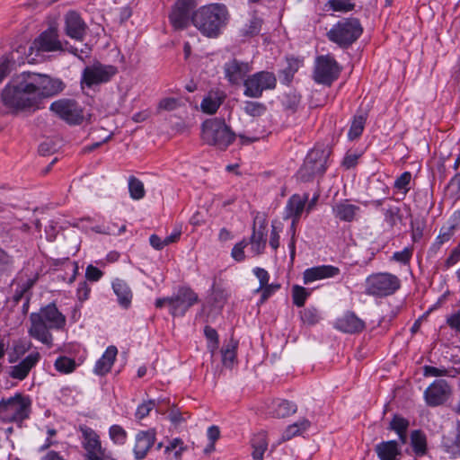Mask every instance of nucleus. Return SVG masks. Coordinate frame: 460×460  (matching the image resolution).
<instances>
[{
    "label": "nucleus",
    "mask_w": 460,
    "mask_h": 460,
    "mask_svg": "<svg viewBox=\"0 0 460 460\" xmlns=\"http://www.w3.org/2000/svg\"><path fill=\"white\" fill-rule=\"evenodd\" d=\"M362 31H328V39L341 48H348L359 38Z\"/></svg>",
    "instance_id": "obj_28"
},
{
    "label": "nucleus",
    "mask_w": 460,
    "mask_h": 460,
    "mask_svg": "<svg viewBox=\"0 0 460 460\" xmlns=\"http://www.w3.org/2000/svg\"><path fill=\"white\" fill-rule=\"evenodd\" d=\"M40 355L39 352H32L26 356L18 364L11 366L9 376L17 380H24L31 370L39 363Z\"/></svg>",
    "instance_id": "obj_21"
},
{
    "label": "nucleus",
    "mask_w": 460,
    "mask_h": 460,
    "mask_svg": "<svg viewBox=\"0 0 460 460\" xmlns=\"http://www.w3.org/2000/svg\"><path fill=\"white\" fill-rule=\"evenodd\" d=\"M411 173L410 172H404L395 179L394 188L405 196L411 189Z\"/></svg>",
    "instance_id": "obj_44"
},
{
    "label": "nucleus",
    "mask_w": 460,
    "mask_h": 460,
    "mask_svg": "<svg viewBox=\"0 0 460 460\" xmlns=\"http://www.w3.org/2000/svg\"><path fill=\"white\" fill-rule=\"evenodd\" d=\"M308 199V194H304L303 196L294 194L288 200L286 206V217L293 218V226L299 220Z\"/></svg>",
    "instance_id": "obj_25"
},
{
    "label": "nucleus",
    "mask_w": 460,
    "mask_h": 460,
    "mask_svg": "<svg viewBox=\"0 0 460 460\" xmlns=\"http://www.w3.org/2000/svg\"><path fill=\"white\" fill-rule=\"evenodd\" d=\"M253 274L259 279L260 285L259 288L255 290L256 293L261 292V289L269 283L270 274L268 271L262 268L256 267L253 269Z\"/></svg>",
    "instance_id": "obj_58"
},
{
    "label": "nucleus",
    "mask_w": 460,
    "mask_h": 460,
    "mask_svg": "<svg viewBox=\"0 0 460 460\" xmlns=\"http://www.w3.org/2000/svg\"><path fill=\"white\" fill-rule=\"evenodd\" d=\"M78 430L82 435V447L84 460H116L111 452L102 447L100 436L87 425H80Z\"/></svg>",
    "instance_id": "obj_8"
},
{
    "label": "nucleus",
    "mask_w": 460,
    "mask_h": 460,
    "mask_svg": "<svg viewBox=\"0 0 460 460\" xmlns=\"http://www.w3.org/2000/svg\"><path fill=\"white\" fill-rule=\"evenodd\" d=\"M54 367L61 374H70L75 370L76 363L73 358L60 356L56 359Z\"/></svg>",
    "instance_id": "obj_40"
},
{
    "label": "nucleus",
    "mask_w": 460,
    "mask_h": 460,
    "mask_svg": "<svg viewBox=\"0 0 460 460\" xmlns=\"http://www.w3.org/2000/svg\"><path fill=\"white\" fill-rule=\"evenodd\" d=\"M360 213V208L349 203V199L341 200L332 207L334 217L343 222H352Z\"/></svg>",
    "instance_id": "obj_23"
},
{
    "label": "nucleus",
    "mask_w": 460,
    "mask_h": 460,
    "mask_svg": "<svg viewBox=\"0 0 460 460\" xmlns=\"http://www.w3.org/2000/svg\"><path fill=\"white\" fill-rule=\"evenodd\" d=\"M13 259L4 250L0 248V272L9 271L13 269Z\"/></svg>",
    "instance_id": "obj_56"
},
{
    "label": "nucleus",
    "mask_w": 460,
    "mask_h": 460,
    "mask_svg": "<svg viewBox=\"0 0 460 460\" xmlns=\"http://www.w3.org/2000/svg\"><path fill=\"white\" fill-rule=\"evenodd\" d=\"M367 116L366 113L356 114L353 117L348 132L349 139L354 140L362 135L367 122Z\"/></svg>",
    "instance_id": "obj_36"
},
{
    "label": "nucleus",
    "mask_w": 460,
    "mask_h": 460,
    "mask_svg": "<svg viewBox=\"0 0 460 460\" xmlns=\"http://www.w3.org/2000/svg\"><path fill=\"white\" fill-rule=\"evenodd\" d=\"M155 407V401L149 400L139 404L136 410L135 417L137 420H142L149 415L150 411Z\"/></svg>",
    "instance_id": "obj_52"
},
{
    "label": "nucleus",
    "mask_w": 460,
    "mask_h": 460,
    "mask_svg": "<svg viewBox=\"0 0 460 460\" xmlns=\"http://www.w3.org/2000/svg\"><path fill=\"white\" fill-rule=\"evenodd\" d=\"M243 111L247 115L260 117L266 111V106L261 102L247 101L244 102Z\"/></svg>",
    "instance_id": "obj_46"
},
{
    "label": "nucleus",
    "mask_w": 460,
    "mask_h": 460,
    "mask_svg": "<svg viewBox=\"0 0 460 460\" xmlns=\"http://www.w3.org/2000/svg\"><path fill=\"white\" fill-rule=\"evenodd\" d=\"M27 80L23 73L14 76L2 92L4 105L13 112L31 111L40 109L32 89L26 87Z\"/></svg>",
    "instance_id": "obj_2"
},
{
    "label": "nucleus",
    "mask_w": 460,
    "mask_h": 460,
    "mask_svg": "<svg viewBox=\"0 0 460 460\" xmlns=\"http://www.w3.org/2000/svg\"><path fill=\"white\" fill-rule=\"evenodd\" d=\"M423 375L425 376H450L449 371L445 367H436L432 366L423 367Z\"/></svg>",
    "instance_id": "obj_62"
},
{
    "label": "nucleus",
    "mask_w": 460,
    "mask_h": 460,
    "mask_svg": "<svg viewBox=\"0 0 460 460\" xmlns=\"http://www.w3.org/2000/svg\"><path fill=\"white\" fill-rule=\"evenodd\" d=\"M280 288L279 284H269L265 285L261 289V296L260 299V303L263 304L270 296H271L275 292H277Z\"/></svg>",
    "instance_id": "obj_63"
},
{
    "label": "nucleus",
    "mask_w": 460,
    "mask_h": 460,
    "mask_svg": "<svg viewBox=\"0 0 460 460\" xmlns=\"http://www.w3.org/2000/svg\"><path fill=\"white\" fill-rule=\"evenodd\" d=\"M297 411L295 402L284 399H276L271 402L270 414L276 418H287Z\"/></svg>",
    "instance_id": "obj_29"
},
{
    "label": "nucleus",
    "mask_w": 460,
    "mask_h": 460,
    "mask_svg": "<svg viewBox=\"0 0 460 460\" xmlns=\"http://www.w3.org/2000/svg\"><path fill=\"white\" fill-rule=\"evenodd\" d=\"M228 20L226 6L212 4L195 11L191 16V24L197 29H220L226 26Z\"/></svg>",
    "instance_id": "obj_5"
},
{
    "label": "nucleus",
    "mask_w": 460,
    "mask_h": 460,
    "mask_svg": "<svg viewBox=\"0 0 460 460\" xmlns=\"http://www.w3.org/2000/svg\"><path fill=\"white\" fill-rule=\"evenodd\" d=\"M341 73V66L331 55L318 56L314 61L313 78L315 83L331 85Z\"/></svg>",
    "instance_id": "obj_10"
},
{
    "label": "nucleus",
    "mask_w": 460,
    "mask_h": 460,
    "mask_svg": "<svg viewBox=\"0 0 460 460\" xmlns=\"http://www.w3.org/2000/svg\"><path fill=\"white\" fill-rule=\"evenodd\" d=\"M213 294H212V299L214 304L219 306H223V305L227 301L228 298V293L227 291L220 287H215L213 285Z\"/></svg>",
    "instance_id": "obj_54"
},
{
    "label": "nucleus",
    "mask_w": 460,
    "mask_h": 460,
    "mask_svg": "<svg viewBox=\"0 0 460 460\" xmlns=\"http://www.w3.org/2000/svg\"><path fill=\"white\" fill-rule=\"evenodd\" d=\"M30 322L29 335L51 348L53 346V335L50 330H63L66 323V318L54 303H50L41 307L38 313H31Z\"/></svg>",
    "instance_id": "obj_1"
},
{
    "label": "nucleus",
    "mask_w": 460,
    "mask_h": 460,
    "mask_svg": "<svg viewBox=\"0 0 460 460\" xmlns=\"http://www.w3.org/2000/svg\"><path fill=\"white\" fill-rule=\"evenodd\" d=\"M442 447L452 457H460V420L456 423V436L454 438L443 437Z\"/></svg>",
    "instance_id": "obj_31"
},
{
    "label": "nucleus",
    "mask_w": 460,
    "mask_h": 460,
    "mask_svg": "<svg viewBox=\"0 0 460 460\" xmlns=\"http://www.w3.org/2000/svg\"><path fill=\"white\" fill-rule=\"evenodd\" d=\"M301 95L295 91H290L284 95L283 105L286 110L296 111L300 104Z\"/></svg>",
    "instance_id": "obj_45"
},
{
    "label": "nucleus",
    "mask_w": 460,
    "mask_h": 460,
    "mask_svg": "<svg viewBox=\"0 0 460 460\" xmlns=\"http://www.w3.org/2000/svg\"><path fill=\"white\" fill-rule=\"evenodd\" d=\"M235 134L226 125L225 119L213 118L206 119L201 125V138L220 150H226L235 139Z\"/></svg>",
    "instance_id": "obj_3"
},
{
    "label": "nucleus",
    "mask_w": 460,
    "mask_h": 460,
    "mask_svg": "<svg viewBox=\"0 0 460 460\" xmlns=\"http://www.w3.org/2000/svg\"><path fill=\"white\" fill-rule=\"evenodd\" d=\"M385 220L390 226H394L402 218L401 209L398 207L392 206L385 209Z\"/></svg>",
    "instance_id": "obj_48"
},
{
    "label": "nucleus",
    "mask_w": 460,
    "mask_h": 460,
    "mask_svg": "<svg viewBox=\"0 0 460 460\" xmlns=\"http://www.w3.org/2000/svg\"><path fill=\"white\" fill-rule=\"evenodd\" d=\"M379 460H399L402 448L397 440L382 441L374 448Z\"/></svg>",
    "instance_id": "obj_24"
},
{
    "label": "nucleus",
    "mask_w": 460,
    "mask_h": 460,
    "mask_svg": "<svg viewBox=\"0 0 460 460\" xmlns=\"http://www.w3.org/2000/svg\"><path fill=\"white\" fill-rule=\"evenodd\" d=\"M334 327L342 332L352 334L361 332L366 328V323L355 313L348 311L336 319Z\"/></svg>",
    "instance_id": "obj_20"
},
{
    "label": "nucleus",
    "mask_w": 460,
    "mask_h": 460,
    "mask_svg": "<svg viewBox=\"0 0 460 460\" xmlns=\"http://www.w3.org/2000/svg\"><path fill=\"white\" fill-rule=\"evenodd\" d=\"M91 292V288L87 284L86 281H82L78 284L77 289H76V296L78 300L81 302H84L89 298V295Z\"/></svg>",
    "instance_id": "obj_64"
},
{
    "label": "nucleus",
    "mask_w": 460,
    "mask_h": 460,
    "mask_svg": "<svg viewBox=\"0 0 460 460\" xmlns=\"http://www.w3.org/2000/svg\"><path fill=\"white\" fill-rule=\"evenodd\" d=\"M311 292L299 285H294L292 288V298L293 303L297 307H302L305 305V300L310 296Z\"/></svg>",
    "instance_id": "obj_43"
},
{
    "label": "nucleus",
    "mask_w": 460,
    "mask_h": 460,
    "mask_svg": "<svg viewBox=\"0 0 460 460\" xmlns=\"http://www.w3.org/2000/svg\"><path fill=\"white\" fill-rule=\"evenodd\" d=\"M117 354L118 349L113 345L109 346L102 357L96 361L93 373L101 376L108 374L116 360Z\"/></svg>",
    "instance_id": "obj_26"
},
{
    "label": "nucleus",
    "mask_w": 460,
    "mask_h": 460,
    "mask_svg": "<svg viewBox=\"0 0 460 460\" xmlns=\"http://www.w3.org/2000/svg\"><path fill=\"white\" fill-rule=\"evenodd\" d=\"M235 358L236 353L234 346H227L225 349L222 350V362L224 366L227 367H232Z\"/></svg>",
    "instance_id": "obj_55"
},
{
    "label": "nucleus",
    "mask_w": 460,
    "mask_h": 460,
    "mask_svg": "<svg viewBox=\"0 0 460 460\" xmlns=\"http://www.w3.org/2000/svg\"><path fill=\"white\" fill-rule=\"evenodd\" d=\"M409 426L410 421L407 419L400 415H394L389 423V429L395 433L404 432L408 430Z\"/></svg>",
    "instance_id": "obj_49"
},
{
    "label": "nucleus",
    "mask_w": 460,
    "mask_h": 460,
    "mask_svg": "<svg viewBox=\"0 0 460 460\" xmlns=\"http://www.w3.org/2000/svg\"><path fill=\"white\" fill-rule=\"evenodd\" d=\"M22 73L27 80L25 86H29L32 89L39 105L41 99L54 96L62 92L65 88V84L60 79L52 78L45 74L31 72Z\"/></svg>",
    "instance_id": "obj_7"
},
{
    "label": "nucleus",
    "mask_w": 460,
    "mask_h": 460,
    "mask_svg": "<svg viewBox=\"0 0 460 460\" xmlns=\"http://www.w3.org/2000/svg\"><path fill=\"white\" fill-rule=\"evenodd\" d=\"M351 0H329L327 5L334 12H349L354 9L355 4Z\"/></svg>",
    "instance_id": "obj_50"
},
{
    "label": "nucleus",
    "mask_w": 460,
    "mask_h": 460,
    "mask_svg": "<svg viewBox=\"0 0 460 460\" xmlns=\"http://www.w3.org/2000/svg\"><path fill=\"white\" fill-rule=\"evenodd\" d=\"M310 427L311 421L306 418H301L286 428L282 433V440L288 441L295 437L302 436Z\"/></svg>",
    "instance_id": "obj_30"
},
{
    "label": "nucleus",
    "mask_w": 460,
    "mask_h": 460,
    "mask_svg": "<svg viewBox=\"0 0 460 460\" xmlns=\"http://www.w3.org/2000/svg\"><path fill=\"white\" fill-rule=\"evenodd\" d=\"M196 7L195 0H177L170 14L174 29H184L191 24L190 12Z\"/></svg>",
    "instance_id": "obj_18"
},
{
    "label": "nucleus",
    "mask_w": 460,
    "mask_h": 460,
    "mask_svg": "<svg viewBox=\"0 0 460 460\" xmlns=\"http://www.w3.org/2000/svg\"><path fill=\"white\" fill-rule=\"evenodd\" d=\"M411 446L414 454L422 456L427 452V437L420 429H414L411 433Z\"/></svg>",
    "instance_id": "obj_32"
},
{
    "label": "nucleus",
    "mask_w": 460,
    "mask_h": 460,
    "mask_svg": "<svg viewBox=\"0 0 460 460\" xmlns=\"http://www.w3.org/2000/svg\"><path fill=\"white\" fill-rule=\"evenodd\" d=\"M224 96L218 93H209L201 102L200 108L203 112L214 114L222 104Z\"/></svg>",
    "instance_id": "obj_33"
},
{
    "label": "nucleus",
    "mask_w": 460,
    "mask_h": 460,
    "mask_svg": "<svg viewBox=\"0 0 460 460\" xmlns=\"http://www.w3.org/2000/svg\"><path fill=\"white\" fill-rule=\"evenodd\" d=\"M329 153L321 148L312 149L297 172L298 178L303 181H310L316 176L323 175L327 168Z\"/></svg>",
    "instance_id": "obj_9"
},
{
    "label": "nucleus",
    "mask_w": 460,
    "mask_h": 460,
    "mask_svg": "<svg viewBox=\"0 0 460 460\" xmlns=\"http://www.w3.org/2000/svg\"><path fill=\"white\" fill-rule=\"evenodd\" d=\"M413 254V247L407 246L403 250L394 252L392 260L403 265L409 264Z\"/></svg>",
    "instance_id": "obj_51"
},
{
    "label": "nucleus",
    "mask_w": 460,
    "mask_h": 460,
    "mask_svg": "<svg viewBox=\"0 0 460 460\" xmlns=\"http://www.w3.org/2000/svg\"><path fill=\"white\" fill-rule=\"evenodd\" d=\"M31 399L20 393L0 401V421L21 424L29 419L31 411Z\"/></svg>",
    "instance_id": "obj_4"
},
{
    "label": "nucleus",
    "mask_w": 460,
    "mask_h": 460,
    "mask_svg": "<svg viewBox=\"0 0 460 460\" xmlns=\"http://www.w3.org/2000/svg\"><path fill=\"white\" fill-rule=\"evenodd\" d=\"M198 301L199 296L196 292L189 287H181L170 296L169 312L173 317H181Z\"/></svg>",
    "instance_id": "obj_13"
},
{
    "label": "nucleus",
    "mask_w": 460,
    "mask_h": 460,
    "mask_svg": "<svg viewBox=\"0 0 460 460\" xmlns=\"http://www.w3.org/2000/svg\"><path fill=\"white\" fill-rule=\"evenodd\" d=\"M187 450V446L183 440L180 438H174L171 439L167 446L164 447V454L173 452L175 459L180 460L182 454Z\"/></svg>",
    "instance_id": "obj_39"
},
{
    "label": "nucleus",
    "mask_w": 460,
    "mask_h": 460,
    "mask_svg": "<svg viewBox=\"0 0 460 460\" xmlns=\"http://www.w3.org/2000/svg\"><path fill=\"white\" fill-rule=\"evenodd\" d=\"M247 244L248 243L245 240H243L233 247L231 256L234 261H243L245 259L244 248Z\"/></svg>",
    "instance_id": "obj_57"
},
{
    "label": "nucleus",
    "mask_w": 460,
    "mask_h": 460,
    "mask_svg": "<svg viewBox=\"0 0 460 460\" xmlns=\"http://www.w3.org/2000/svg\"><path fill=\"white\" fill-rule=\"evenodd\" d=\"M50 111L70 125H79L84 120L83 110L74 100L60 99L50 105Z\"/></svg>",
    "instance_id": "obj_14"
},
{
    "label": "nucleus",
    "mask_w": 460,
    "mask_h": 460,
    "mask_svg": "<svg viewBox=\"0 0 460 460\" xmlns=\"http://www.w3.org/2000/svg\"><path fill=\"white\" fill-rule=\"evenodd\" d=\"M304 60L299 58H287V66L283 69L282 75V82L284 84H289L294 75L298 71V69L303 66Z\"/></svg>",
    "instance_id": "obj_35"
},
{
    "label": "nucleus",
    "mask_w": 460,
    "mask_h": 460,
    "mask_svg": "<svg viewBox=\"0 0 460 460\" xmlns=\"http://www.w3.org/2000/svg\"><path fill=\"white\" fill-rule=\"evenodd\" d=\"M34 47L42 52L66 50L77 56L78 48L70 45L67 41H61L58 31H43L33 43Z\"/></svg>",
    "instance_id": "obj_15"
},
{
    "label": "nucleus",
    "mask_w": 460,
    "mask_h": 460,
    "mask_svg": "<svg viewBox=\"0 0 460 460\" xmlns=\"http://www.w3.org/2000/svg\"><path fill=\"white\" fill-rule=\"evenodd\" d=\"M65 29H85L86 24L82 18L81 14L75 11L70 10L64 15Z\"/></svg>",
    "instance_id": "obj_37"
},
{
    "label": "nucleus",
    "mask_w": 460,
    "mask_h": 460,
    "mask_svg": "<svg viewBox=\"0 0 460 460\" xmlns=\"http://www.w3.org/2000/svg\"><path fill=\"white\" fill-rule=\"evenodd\" d=\"M448 191L455 199H460V172L456 173L448 183Z\"/></svg>",
    "instance_id": "obj_59"
},
{
    "label": "nucleus",
    "mask_w": 460,
    "mask_h": 460,
    "mask_svg": "<svg viewBox=\"0 0 460 460\" xmlns=\"http://www.w3.org/2000/svg\"><path fill=\"white\" fill-rule=\"evenodd\" d=\"M243 94L250 98H260L267 90H273L277 85L275 75L269 71H260L248 76L244 82Z\"/></svg>",
    "instance_id": "obj_11"
},
{
    "label": "nucleus",
    "mask_w": 460,
    "mask_h": 460,
    "mask_svg": "<svg viewBox=\"0 0 460 460\" xmlns=\"http://www.w3.org/2000/svg\"><path fill=\"white\" fill-rule=\"evenodd\" d=\"M226 78L232 84H238L242 81L244 82L246 75L250 71L248 63L239 62L232 59L224 66Z\"/></svg>",
    "instance_id": "obj_22"
},
{
    "label": "nucleus",
    "mask_w": 460,
    "mask_h": 460,
    "mask_svg": "<svg viewBox=\"0 0 460 460\" xmlns=\"http://www.w3.org/2000/svg\"><path fill=\"white\" fill-rule=\"evenodd\" d=\"M128 191L130 198L136 200L143 199L146 194L143 182L135 176L128 178Z\"/></svg>",
    "instance_id": "obj_41"
},
{
    "label": "nucleus",
    "mask_w": 460,
    "mask_h": 460,
    "mask_svg": "<svg viewBox=\"0 0 460 460\" xmlns=\"http://www.w3.org/2000/svg\"><path fill=\"white\" fill-rule=\"evenodd\" d=\"M156 441L155 429L138 430L134 438L132 453L135 460L145 459Z\"/></svg>",
    "instance_id": "obj_17"
},
{
    "label": "nucleus",
    "mask_w": 460,
    "mask_h": 460,
    "mask_svg": "<svg viewBox=\"0 0 460 460\" xmlns=\"http://www.w3.org/2000/svg\"><path fill=\"white\" fill-rule=\"evenodd\" d=\"M109 437L113 444L123 446L127 442L128 432L120 425L114 424L109 428Z\"/></svg>",
    "instance_id": "obj_38"
},
{
    "label": "nucleus",
    "mask_w": 460,
    "mask_h": 460,
    "mask_svg": "<svg viewBox=\"0 0 460 460\" xmlns=\"http://www.w3.org/2000/svg\"><path fill=\"white\" fill-rule=\"evenodd\" d=\"M452 393L448 383L444 379H437L424 391V399L430 407H437L445 403Z\"/></svg>",
    "instance_id": "obj_16"
},
{
    "label": "nucleus",
    "mask_w": 460,
    "mask_h": 460,
    "mask_svg": "<svg viewBox=\"0 0 460 460\" xmlns=\"http://www.w3.org/2000/svg\"><path fill=\"white\" fill-rule=\"evenodd\" d=\"M333 29H363L359 20L356 17L349 16L340 20Z\"/></svg>",
    "instance_id": "obj_53"
},
{
    "label": "nucleus",
    "mask_w": 460,
    "mask_h": 460,
    "mask_svg": "<svg viewBox=\"0 0 460 460\" xmlns=\"http://www.w3.org/2000/svg\"><path fill=\"white\" fill-rule=\"evenodd\" d=\"M341 274L340 268L333 265H319L306 269L303 273L304 284L316 280L333 279Z\"/></svg>",
    "instance_id": "obj_19"
},
{
    "label": "nucleus",
    "mask_w": 460,
    "mask_h": 460,
    "mask_svg": "<svg viewBox=\"0 0 460 460\" xmlns=\"http://www.w3.org/2000/svg\"><path fill=\"white\" fill-rule=\"evenodd\" d=\"M28 346L22 341H16L13 343V347L8 351V362L13 364L26 353Z\"/></svg>",
    "instance_id": "obj_42"
},
{
    "label": "nucleus",
    "mask_w": 460,
    "mask_h": 460,
    "mask_svg": "<svg viewBox=\"0 0 460 460\" xmlns=\"http://www.w3.org/2000/svg\"><path fill=\"white\" fill-rule=\"evenodd\" d=\"M364 288L366 295L383 298L395 294L401 288V280L390 272H376L367 277Z\"/></svg>",
    "instance_id": "obj_6"
},
{
    "label": "nucleus",
    "mask_w": 460,
    "mask_h": 460,
    "mask_svg": "<svg viewBox=\"0 0 460 460\" xmlns=\"http://www.w3.org/2000/svg\"><path fill=\"white\" fill-rule=\"evenodd\" d=\"M13 62L8 57L3 56L0 59V84L9 75L12 70Z\"/></svg>",
    "instance_id": "obj_60"
},
{
    "label": "nucleus",
    "mask_w": 460,
    "mask_h": 460,
    "mask_svg": "<svg viewBox=\"0 0 460 460\" xmlns=\"http://www.w3.org/2000/svg\"><path fill=\"white\" fill-rule=\"evenodd\" d=\"M456 226L455 224L448 226H442L439 234L437 236L434 245L439 248L444 243L448 242L454 235Z\"/></svg>",
    "instance_id": "obj_47"
},
{
    "label": "nucleus",
    "mask_w": 460,
    "mask_h": 460,
    "mask_svg": "<svg viewBox=\"0 0 460 460\" xmlns=\"http://www.w3.org/2000/svg\"><path fill=\"white\" fill-rule=\"evenodd\" d=\"M250 243L252 250L255 253L260 254L263 252L266 246V226L264 225H261L257 229L253 227Z\"/></svg>",
    "instance_id": "obj_34"
},
{
    "label": "nucleus",
    "mask_w": 460,
    "mask_h": 460,
    "mask_svg": "<svg viewBox=\"0 0 460 460\" xmlns=\"http://www.w3.org/2000/svg\"><path fill=\"white\" fill-rule=\"evenodd\" d=\"M116 73L117 68L115 66L95 61L93 65L85 66L83 70L81 84L91 88L93 85L109 82Z\"/></svg>",
    "instance_id": "obj_12"
},
{
    "label": "nucleus",
    "mask_w": 460,
    "mask_h": 460,
    "mask_svg": "<svg viewBox=\"0 0 460 460\" xmlns=\"http://www.w3.org/2000/svg\"><path fill=\"white\" fill-rule=\"evenodd\" d=\"M111 287L117 296L119 305L124 309L129 308L133 294L128 283L122 279H116L112 281Z\"/></svg>",
    "instance_id": "obj_27"
},
{
    "label": "nucleus",
    "mask_w": 460,
    "mask_h": 460,
    "mask_svg": "<svg viewBox=\"0 0 460 460\" xmlns=\"http://www.w3.org/2000/svg\"><path fill=\"white\" fill-rule=\"evenodd\" d=\"M103 276V272L97 267L90 264L85 270V279L91 282L99 281Z\"/></svg>",
    "instance_id": "obj_61"
}]
</instances>
